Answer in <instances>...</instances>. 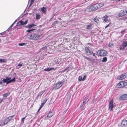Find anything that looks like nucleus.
Wrapping results in <instances>:
<instances>
[{
    "instance_id": "f257e3e1",
    "label": "nucleus",
    "mask_w": 127,
    "mask_h": 127,
    "mask_svg": "<svg viewBox=\"0 0 127 127\" xmlns=\"http://www.w3.org/2000/svg\"><path fill=\"white\" fill-rule=\"evenodd\" d=\"M104 5V4L102 3H96L95 4H94L90 6V10L91 11H93L94 10L99 8Z\"/></svg>"
},
{
    "instance_id": "f03ea898",
    "label": "nucleus",
    "mask_w": 127,
    "mask_h": 127,
    "mask_svg": "<svg viewBox=\"0 0 127 127\" xmlns=\"http://www.w3.org/2000/svg\"><path fill=\"white\" fill-rule=\"evenodd\" d=\"M15 78H13L11 79V78L10 77H7L5 79H3L2 81L4 83H6V85L7 84L11 83L12 82H14L15 81Z\"/></svg>"
},
{
    "instance_id": "7ed1b4c3",
    "label": "nucleus",
    "mask_w": 127,
    "mask_h": 127,
    "mask_svg": "<svg viewBox=\"0 0 127 127\" xmlns=\"http://www.w3.org/2000/svg\"><path fill=\"white\" fill-rule=\"evenodd\" d=\"M40 35L34 33H33L31 34L29 39L31 40H36L39 37Z\"/></svg>"
},
{
    "instance_id": "20e7f679",
    "label": "nucleus",
    "mask_w": 127,
    "mask_h": 127,
    "mask_svg": "<svg viewBox=\"0 0 127 127\" xmlns=\"http://www.w3.org/2000/svg\"><path fill=\"white\" fill-rule=\"evenodd\" d=\"M97 53L100 56H105L107 54L106 51L102 49L98 51Z\"/></svg>"
},
{
    "instance_id": "39448f33",
    "label": "nucleus",
    "mask_w": 127,
    "mask_h": 127,
    "mask_svg": "<svg viewBox=\"0 0 127 127\" xmlns=\"http://www.w3.org/2000/svg\"><path fill=\"white\" fill-rule=\"evenodd\" d=\"M127 85V83L124 81H121L117 85V87L118 88H121Z\"/></svg>"
},
{
    "instance_id": "423d86ee",
    "label": "nucleus",
    "mask_w": 127,
    "mask_h": 127,
    "mask_svg": "<svg viewBox=\"0 0 127 127\" xmlns=\"http://www.w3.org/2000/svg\"><path fill=\"white\" fill-rule=\"evenodd\" d=\"M113 100L111 99L109 102V110L110 111H112L113 110V108L114 107L113 104Z\"/></svg>"
},
{
    "instance_id": "0eeeda50",
    "label": "nucleus",
    "mask_w": 127,
    "mask_h": 127,
    "mask_svg": "<svg viewBox=\"0 0 127 127\" xmlns=\"http://www.w3.org/2000/svg\"><path fill=\"white\" fill-rule=\"evenodd\" d=\"M127 46V42L125 41H123L122 45L120 46V50H123Z\"/></svg>"
},
{
    "instance_id": "6e6552de",
    "label": "nucleus",
    "mask_w": 127,
    "mask_h": 127,
    "mask_svg": "<svg viewBox=\"0 0 127 127\" xmlns=\"http://www.w3.org/2000/svg\"><path fill=\"white\" fill-rule=\"evenodd\" d=\"M89 47H85V51L86 55H89L92 54L93 53V52L91 50L89 49Z\"/></svg>"
},
{
    "instance_id": "1a4fd4ad",
    "label": "nucleus",
    "mask_w": 127,
    "mask_h": 127,
    "mask_svg": "<svg viewBox=\"0 0 127 127\" xmlns=\"http://www.w3.org/2000/svg\"><path fill=\"white\" fill-rule=\"evenodd\" d=\"M28 21V20H27L25 21H24L22 20L20 21L17 23V26L20 27L22 26L25 25L27 24Z\"/></svg>"
},
{
    "instance_id": "9d476101",
    "label": "nucleus",
    "mask_w": 127,
    "mask_h": 127,
    "mask_svg": "<svg viewBox=\"0 0 127 127\" xmlns=\"http://www.w3.org/2000/svg\"><path fill=\"white\" fill-rule=\"evenodd\" d=\"M127 13V10H121L119 14V17H121L124 16Z\"/></svg>"
},
{
    "instance_id": "9b49d317",
    "label": "nucleus",
    "mask_w": 127,
    "mask_h": 127,
    "mask_svg": "<svg viewBox=\"0 0 127 127\" xmlns=\"http://www.w3.org/2000/svg\"><path fill=\"white\" fill-rule=\"evenodd\" d=\"M62 83L61 82L57 83L54 85L55 87L54 89L55 90L59 88L62 86Z\"/></svg>"
},
{
    "instance_id": "f8f14e48",
    "label": "nucleus",
    "mask_w": 127,
    "mask_h": 127,
    "mask_svg": "<svg viewBox=\"0 0 127 127\" xmlns=\"http://www.w3.org/2000/svg\"><path fill=\"white\" fill-rule=\"evenodd\" d=\"M122 127H127V121L125 119H124L122 121L121 124Z\"/></svg>"
},
{
    "instance_id": "ddd939ff",
    "label": "nucleus",
    "mask_w": 127,
    "mask_h": 127,
    "mask_svg": "<svg viewBox=\"0 0 127 127\" xmlns=\"http://www.w3.org/2000/svg\"><path fill=\"white\" fill-rule=\"evenodd\" d=\"M14 115L9 117L7 118L4 122V125L6 124L9 121L11 120L12 119V118L13 117Z\"/></svg>"
},
{
    "instance_id": "4468645a",
    "label": "nucleus",
    "mask_w": 127,
    "mask_h": 127,
    "mask_svg": "<svg viewBox=\"0 0 127 127\" xmlns=\"http://www.w3.org/2000/svg\"><path fill=\"white\" fill-rule=\"evenodd\" d=\"M120 99L121 100H127V94H124L121 96Z\"/></svg>"
},
{
    "instance_id": "2eb2a0df",
    "label": "nucleus",
    "mask_w": 127,
    "mask_h": 127,
    "mask_svg": "<svg viewBox=\"0 0 127 127\" xmlns=\"http://www.w3.org/2000/svg\"><path fill=\"white\" fill-rule=\"evenodd\" d=\"M126 74H123L120 75L118 77L117 79L119 80H122L125 78L126 77Z\"/></svg>"
},
{
    "instance_id": "dca6fc26",
    "label": "nucleus",
    "mask_w": 127,
    "mask_h": 127,
    "mask_svg": "<svg viewBox=\"0 0 127 127\" xmlns=\"http://www.w3.org/2000/svg\"><path fill=\"white\" fill-rule=\"evenodd\" d=\"M55 69H55L54 68V67H52L51 68H49L44 69V71H50L52 70H55Z\"/></svg>"
},
{
    "instance_id": "f3484780",
    "label": "nucleus",
    "mask_w": 127,
    "mask_h": 127,
    "mask_svg": "<svg viewBox=\"0 0 127 127\" xmlns=\"http://www.w3.org/2000/svg\"><path fill=\"white\" fill-rule=\"evenodd\" d=\"M54 114V112L50 111L47 115V117H51Z\"/></svg>"
},
{
    "instance_id": "a211bd4d",
    "label": "nucleus",
    "mask_w": 127,
    "mask_h": 127,
    "mask_svg": "<svg viewBox=\"0 0 127 127\" xmlns=\"http://www.w3.org/2000/svg\"><path fill=\"white\" fill-rule=\"evenodd\" d=\"M88 96H86L83 102V104H86L88 101Z\"/></svg>"
},
{
    "instance_id": "6ab92c4d",
    "label": "nucleus",
    "mask_w": 127,
    "mask_h": 127,
    "mask_svg": "<svg viewBox=\"0 0 127 127\" xmlns=\"http://www.w3.org/2000/svg\"><path fill=\"white\" fill-rule=\"evenodd\" d=\"M92 27V24H90L88 25L87 26L86 29H87L90 30L91 29Z\"/></svg>"
},
{
    "instance_id": "aec40b11",
    "label": "nucleus",
    "mask_w": 127,
    "mask_h": 127,
    "mask_svg": "<svg viewBox=\"0 0 127 127\" xmlns=\"http://www.w3.org/2000/svg\"><path fill=\"white\" fill-rule=\"evenodd\" d=\"M108 16L107 15H105V16H104L103 18V21L105 22H106L108 20Z\"/></svg>"
},
{
    "instance_id": "412c9836",
    "label": "nucleus",
    "mask_w": 127,
    "mask_h": 127,
    "mask_svg": "<svg viewBox=\"0 0 127 127\" xmlns=\"http://www.w3.org/2000/svg\"><path fill=\"white\" fill-rule=\"evenodd\" d=\"M44 92V91H43L39 93V94L38 95L37 97H40L42 94Z\"/></svg>"
},
{
    "instance_id": "4be33fe9",
    "label": "nucleus",
    "mask_w": 127,
    "mask_h": 127,
    "mask_svg": "<svg viewBox=\"0 0 127 127\" xmlns=\"http://www.w3.org/2000/svg\"><path fill=\"white\" fill-rule=\"evenodd\" d=\"M6 59H0V63L6 62Z\"/></svg>"
},
{
    "instance_id": "5701e85b",
    "label": "nucleus",
    "mask_w": 127,
    "mask_h": 127,
    "mask_svg": "<svg viewBox=\"0 0 127 127\" xmlns=\"http://www.w3.org/2000/svg\"><path fill=\"white\" fill-rule=\"evenodd\" d=\"M46 8L45 7H43L41 8V10L43 13H45L46 11Z\"/></svg>"
},
{
    "instance_id": "b1692460",
    "label": "nucleus",
    "mask_w": 127,
    "mask_h": 127,
    "mask_svg": "<svg viewBox=\"0 0 127 127\" xmlns=\"http://www.w3.org/2000/svg\"><path fill=\"white\" fill-rule=\"evenodd\" d=\"M47 100V99H45L43 101V102L41 104V106L43 107L44 105L45 104Z\"/></svg>"
},
{
    "instance_id": "393cba45",
    "label": "nucleus",
    "mask_w": 127,
    "mask_h": 127,
    "mask_svg": "<svg viewBox=\"0 0 127 127\" xmlns=\"http://www.w3.org/2000/svg\"><path fill=\"white\" fill-rule=\"evenodd\" d=\"M36 16L37 19H39L40 18V16L38 13H36Z\"/></svg>"
},
{
    "instance_id": "a878e982",
    "label": "nucleus",
    "mask_w": 127,
    "mask_h": 127,
    "mask_svg": "<svg viewBox=\"0 0 127 127\" xmlns=\"http://www.w3.org/2000/svg\"><path fill=\"white\" fill-rule=\"evenodd\" d=\"M107 59L106 57H105L103 58V59L101 61L102 62H105L106 61Z\"/></svg>"
},
{
    "instance_id": "bb28decb",
    "label": "nucleus",
    "mask_w": 127,
    "mask_h": 127,
    "mask_svg": "<svg viewBox=\"0 0 127 127\" xmlns=\"http://www.w3.org/2000/svg\"><path fill=\"white\" fill-rule=\"evenodd\" d=\"M84 104H83L82 103L80 106V108L82 110H84Z\"/></svg>"
},
{
    "instance_id": "cd10ccee",
    "label": "nucleus",
    "mask_w": 127,
    "mask_h": 127,
    "mask_svg": "<svg viewBox=\"0 0 127 127\" xmlns=\"http://www.w3.org/2000/svg\"><path fill=\"white\" fill-rule=\"evenodd\" d=\"M28 27L30 29L32 27H33L34 26H35V25L34 24H31V25H28Z\"/></svg>"
},
{
    "instance_id": "c85d7f7f",
    "label": "nucleus",
    "mask_w": 127,
    "mask_h": 127,
    "mask_svg": "<svg viewBox=\"0 0 127 127\" xmlns=\"http://www.w3.org/2000/svg\"><path fill=\"white\" fill-rule=\"evenodd\" d=\"M69 67L68 66H67L65 69H64V70H63V72L66 71H68L69 70H68V69L69 68Z\"/></svg>"
},
{
    "instance_id": "c756f323",
    "label": "nucleus",
    "mask_w": 127,
    "mask_h": 127,
    "mask_svg": "<svg viewBox=\"0 0 127 127\" xmlns=\"http://www.w3.org/2000/svg\"><path fill=\"white\" fill-rule=\"evenodd\" d=\"M59 21H56L54 22L53 23V24L54 25H55L56 24L59 23Z\"/></svg>"
},
{
    "instance_id": "7c9ffc66",
    "label": "nucleus",
    "mask_w": 127,
    "mask_h": 127,
    "mask_svg": "<svg viewBox=\"0 0 127 127\" xmlns=\"http://www.w3.org/2000/svg\"><path fill=\"white\" fill-rule=\"evenodd\" d=\"M82 79H83L82 78V76H80L78 78V80L79 81H82Z\"/></svg>"
},
{
    "instance_id": "2f4dec72",
    "label": "nucleus",
    "mask_w": 127,
    "mask_h": 127,
    "mask_svg": "<svg viewBox=\"0 0 127 127\" xmlns=\"http://www.w3.org/2000/svg\"><path fill=\"white\" fill-rule=\"evenodd\" d=\"M26 116L25 117H24L22 118L21 119V121L22 122V123H24V119L26 118Z\"/></svg>"
},
{
    "instance_id": "473e14b6",
    "label": "nucleus",
    "mask_w": 127,
    "mask_h": 127,
    "mask_svg": "<svg viewBox=\"0 0 127 127\" xmlns=\"http://www.w3.org/2000/svg\"><path fill=\"white\" fill-rule=\"evenodd\" d=\"M19 45L20 46H23V45H26V43H19Z\"/></svg>"
},
{
    "instance_id": "72a5a7b5",
    "label": "nucleus",
    "mask_w": 127,
    "mask_h": 127,
    "mask_svg": "<svg viewBox=\"0 0 127 127\" xmlns=\"http://www.w3.org/2000/svg\"><path fill=\"white\" fill-rule=\"evenodd\" d=\"M34 0H31V3L30 4L29 6H31L32 5L33 3L34 2Z\"/></svg>"
},
{
    "instance_id": "f704fd0d",
    "label": "nucleus",
    "mask_w": 127,
    "mask_h": 127,
    "mask_svg": "<svg viewBox=\"0 0 127 127\" xmlns=\"http://www.w3.org/2000/svg\"><path fill=\"white\" fill-rule=\"evenodd\" d=\"M94 21L96 22H97L98 21V19L97 18H95L94 19Z\"/></svg>"
},
{
    "instance_id": "c9c22d12",
    "label": "nucleus",
    "mask_w": 127,
    "mask_h": 127,
    "mask_svg": "<svg viewBox=\"0 0 127 127\" xmlns=\"http://www.w3.org/2000/svg\"><path fill=\"white\" fill-rule=\"evenodd\" d=\"M47 46H45L42 48V49L43 50H45L47 49Z\"/></svg>"
},
{
    "instance_id": "e433bc0d",
    "label": "nucleus",
    "mask_w": 127,
    "mask_h": 127,
    "mask_svg": "<svg viewBox=\"0 0 127 127\" xmlns=\"http://www.w3.org/2000/svg\"><path fill=\"white\" fill-rule=\"evenodd\" d=\"M113 45V44L111 43H109L108 44V45L109 47H111Z\"/></svg>"
},
{
    "instance_id": "4c0bfd02",
    "label": "nucleus",
    "mask_w": 127,
    "mask_h": 127,
    "mask_svg": "<svg viewBox=\"0 0 127 127\" xmlns=\"http://www.w3.org/2000/svg\"><path fill=\"white\" fill-rule=\"evenodd\" d=\"M23 63H21V62H20L19 64L18 65V66H23Z\"/></svg>"
},
{
    "instance_id": "58836bf2",
    "label": "nucleus",
    "mask_w": 127,
    "mask_h": 127,
    "mask_svg": "<svg viewBox=\"0 0 127 127\" xmlns=\"http://www.w3.org/2000/svg\"><path fill=\"white\" fill-rule=\"evenodd\" d=\"M86 76H87V75H85L84 76V77L82 78L83 79L82 81H83L86 78Z\"/></svg>"
},
{
    "instance_id": "ea45409f",
    "label": "nucleus",
    "mask_w": 127,
    "mask_h": 127,
    "mask_svg": "<svg viewBox=\"0 0 127 127\" xmlns=\"http://www.w3.org/2000/svg\"><path fill=\"white\" fill-rule=\"evenodd\" d=\"M53 64L52 63H49L48 64V65L50 66H52L53 65Z\"/></svg>"
},
{
    "instance_id": "a19ab883",
    "label": "nucleus",
    "mask_w": 127,
    "mask_h": 127,
    "mask_svg": "<svg viewBox=\"0 0 127 127\" xmlns=\"http://www.w3.org/2000/svg\"><path fill=\"white\" fill-rule=\"evenodd\" d=\"M34 30L33 29H31V30H27V32H30L32 31L33 30Z\"/></svg>"
},
{
    "instance_id": "79ce46f5",
    "label": "nucleus",
    "mask_w": 127,
    "mask_h": 127,
    "mask_svg": "<svg viewBox=\"0 0 127 127\" xmlns=\"http://www.w3.org/2000/svg\"><path fill=\"white\" fill-rule=\"evenodd\" d=\"M2 121H0V126L2 125V126H3L4 125V123L3 124H2Z\"/></svg>"
},
{
    "instance_id": "37998d69",
    "label": "nucleus",
    "mask_w": 127,
    "mask_h": 127,
    "mask_svg": "<svg viewBox=\"0 0 127 127\" xmlns=\"http://www.w3.org/2000/svg\"><path fill=\"white\" fill-rule=\"evenodd\" d=\"M3 95L4 97H6L7 95V93Z\"/></svg>"
},
{
    "instance_id": "c03bdc74",
    "label": "nucleus",
    "mask_w": 127,
    "mask_h": 127,
    "mask_svg": "<svg viewBox=\"0 0 127 127\" xmlns=\"http://www.w3.org/2000/svg\"><path fill=\"white\" fill-rule=\"evenodd\" d=\"M84 57L85 59H87L89 60L90 61V59L88 57H86L85 56H84Z\"/></svg>"
},
{
    "instance_id": "a18cd8bd",
    "label": "nucleus",
    "mask_w": 127,
    "mask_h": 127,
    "mask_svg": "<svg viewBox=\"0 0 127 127\" xmlns=\"http://www.w3.org/2000/svg\"><path fill=\"white\" fill-rule=\"evenodd\" d=\"M125 30H123V31H121V33L122 34V33H123L124 32H125Z\"/></svg>"
},
{
    "instance_id": "49530a36",
    "label": "nucleus",
    "mask_w": 127,
    "mask_h": 127,
    "mask_svg": "<svg viewBox=\"0 0 127 127\" xmlns=\"http://www.w3.org/2000/svg\"><path fill=\"white\" fill-rule=\"evenodd\" d=\"M42 107V106H40V107H39V109L37 112H39V111L40 110V109H41V108Z\"/></svg>"
},
{
    "instance_id": "de8ad7c7",
    "label": "nucleus",
    "mask_w": 127,
    "mask_h": 127,
    "mask_svg": "<svg viewBox=\"0 0 127 127\" xmlns=\"http://www.w3.org/2000/svg\"><path fill=\"white\" fill-rule=\"evenodd\" d=\"M109 24L108 25H107L106 26V27H105V29L107 27H109Z\"/></svg>"
},
{
    "instance_id": "09e8293b",
    "label": "nucleus",
    "mask_w": 127,
    "mask_h": 127,
    "mask_svg": "<svg viewBox=\"0 0 127 127\" xmlns=\"http://www.w3.org/2000/svg\"><path fill=\"white\" fill-rule=\"evenodd\" d=\"M3 100V99H0V103H1Z\"/></svg>"
},
{
    "instance_id": "8fccbe9b",
    "label": "nucleus",
    "mask_w": 127,
    "mask_h": 127,
    "mask_svg": "<svg viewBox=\"0 0 127 127\" xmlns=\"http://www.w3.org/2000/svg\"><path fill=\"white\" fill-rule=\"evenodd\" d=\"M0 85H2V82H0Z\"/></svg>"
},
{
    "instance_id": "3c124183",
    "label": "nucleus",
    "mask_w": 127,
    "mask_h": 127,
    "mask_svg": "<svg viewBox=\"0 0 127 127\" xmlns=\"http://www.w3.org/2000/svg\"><path fill=\"white\" fill-rule=\"evenodd\" d=\"M93 56H95V53H93Z\"/></svg>"
},
{
    "instance_id": "603ef678",
    "label": "nucleus",
    "mask_w": 127,
    "mask_h": 127,
    "mask_svg": "<svg viewBox=\"0 0 127 127\" xmlns=\"http://www.w3.org/2000/svg\"><path fill=\"white\" fill-rule=\"evenodd\" d=\"M17 21V20H16L13 23L14 24V23H15L16 22V21Z\"/></svg>"
},
{
    "instance_id": "864d4df0",
    "label": "nucleus",
    "mask_w": 127,
    "mask_h": 127,
    "mask_svg": "<svg viewBox=\"0 0 127 127\" xmlns=\"http://www.w3.org/2000/svg\"><path fill=\"white\" fill-rule=\"evenodd\" d=\"M17 21V20H16L13 23L14 24V23H15L16 22V21Z\"/></svg>"
},
{
    "instance_id": "5fc2aeb1",
    "label": "nucleus",
    "mask_w": 127,
    "mask_h": 127,
    "mask_svg": "<svg viewBox=\"0 0 127 127\" xmlns=\"http://www.w3.org/2000/svg\"><path fill=\"white\" fill-rule=\"evenodd\" d=\"M17 21V20H16L13 23L14 24V23H15L16 22V21Z\"/></svg>"
},
{
    "instance_id": "6e6d98bb",
    "label": "nucleus",
    "mask_w": 127,
    "mask_h": 127,
    "mask_svg": "<svg viewBox=\"0 0 127 127\" xmlns=\"http://www.w3.org/2000/svg\"><path fill=\"white\" fill-rule=\"evenodd\" d=\"M12 24L10 26V27H12Z\"/></svg>"
},
{
    "instance_id": "4d7b16f0",
    "label": "nucleus",
    "mask_w": 127,
    "mask_h": 127,
    "mask_svg": "<svg viewBox=\"0 0 127 127\" xmlns=\"http://www.w3.org/2000/svg\"><path fill=\"white\" fill-rule=\"evenodd\" d=\"M90 44V45H91V44L90 43H89V44Z\"/></svg>"
},
{
    "instance_id": "13d9d810",
    "label": "nucleus",
    "mask_w": 127,
    "mask_h": 127,
    "mask_svg": "<svg viewBox=\"0 0 127 127\" xmlns=\"http://www.w3.org/2000/svg\"><path fill=\"white\" fill-rule=\"evenodd\" d=\"M14 24L13 23L12 24V25H14Z\"/></svg>"
},
{
    "instance_id": "bf43d9fd",
    "label": "nucleus",
    "mask_w": 127,
    "mask_h": 127,
    "mask_svg": "<svg viewBox=\"0 0 127 127\" xmlns=\"http://www.w3.org/2000/svg\"><path fill=\"white\" fill-rule=\"evenodd\" d=\"M2 34V33H0V34Z\"/></svg>"
}]
</instances>
